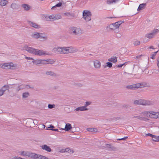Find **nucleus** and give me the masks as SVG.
<instances>
[{"instance_id":"f257e3e1","label":"nucleus","mask_w":159,"mask_h":159,"mask_svg":"<svg viewBox=\"0 0 159 159\" xmlns=\"http://www.w3.org/2000/svg\"><path fill=\"white\" fill-rule=\"evenodd\" d=\"M150 117L152 118H157L159 117V112H155L153 111L151 112L145 111L140 114V116L134 117V118L143 121L148 120L147 117Z\"/></svg>"},{"instance_id":"f03ea898","label":"nucleus","mask_w":159,"mask_h":159,"mask_svg":"<svg viewBox=\"0 0 159 159\" xmlns=\"http://www.w3.org/2000/svg\"><path fill=\"white\" fill-rule=\"evenodd\" d=\"M73 48H60L57 47L54 48L53 51L55 53H58L61 54H67L69 53L74 52Z\"/></svg>"},{"instance_id":"7ed1b4c3","label":"nucleus","mask_w":159,"mask_h":159,"mask_svg":"<svg viewBox=\"0 0 159 159\" xmlns=\"http://www.w3.org/2000/svg\"><path fill=\"white\" fill-rule=\"evenodd\" d=\"M25 49L28 52L36 55H48L47 53L43 50L35 49L27 46H25Z\"/></svg>"},{"instance_id":"20e7f679","label":"nucleus","mask_w":159,"mask_h":159,"mask_svg":"<svg viewBox=\"0 0 159 159\" xmlns=\"http://www.w3.org/2000/svg\"><path fill=\"white\" fill-rule=\"evenodd\" d=\"M21 154L34 159H48L47 157L45 156L36 154L34 153H30V152H26L23 151L21 152Z\"/></svg>"},{"instance_id":"39448f33","label":"nucleus","mask_w":159,"mask_h":159,"mask_svg":"<svg viewBox=\"0 0 159 159\" xmlns=\"http://www.w3.org/2000/svg\"><path fill=\"white\" fill-rule=\"evenodd\" d=\"M147 85V84L144 83L141 84L138 83L128 86L126 87V88L130 89H135L138 88L146 87Z\"/></svg>"},{"instance_id":"423d86ee","label":"nucleus","mask_w":159,"mask_h":159,"mask_svg":"<svg viewBox=\"0 0 159 159\" xmlns=\"http://www.w3.org/2000/svg\"><path fill=\"white\" fill-rule=\"evenodd\" d=\"M16 67L12 63H5L3 64L0 65V67L6 69H13Z\"/></svg>"},{"instance_id":"0eeeda50","label":"nucleus","mask_w":159,"mask_h":159,"mask_svg":"<svg viewBox=\"0 0 159 159\" xmlns=\"http://www.w3.org/2000/svg\"><path fill=\"white\" fill-rule=\"evenodd\" d=\"M83 18L86 21L91 20V14L90 12L88 10H84L83 13Z\"/></svg>"},{"instance_id":"6e6552de","label":"nucleus","mask_w":159,"mask_h":159,"mask_svg":"<svg viewBox=\"0 0 159 159\" xmlns=\"http://www.w3.org/2000/svg\"><path fill=\"white\" fill-rule=\"evenodd\" d=\"M134 103L135 104L142 105H148L151 104V103L150 101L142 99H140L139 100H136L134 102Z\"/></svg>"},{"instance_id":"1a4fd4ad","label":"nucleus","mask_w":159,"mask_h":159,"mask_svg":"<svg viewBox=\"0 0 159 159\" xmlns=\"http://www.w3.org/2000/svg\"><path fill=\"white\" fill-rule=\"evenodd\" d=\"M70 29V32L75 35L80 34L81 33V30L79 28L72 27Z\"/></svg>"},{"instance_id":"9d476101","label":"nucleus","mask_w":159,"mask_h":159,"mask_svg":"<svg viewBox=\"0 0 159 159\" xmlns=\"http://www.w3.org/2000/svg\"><path fill=\"white\" fill-rule=\"evenodd\" d=\"M34 63L37 64H48L49 63H51L50 62H49V61H46L40 59L34 60Z\"/></svg>"},{"instance_id":"9b49d317","label":"nucleus","mask_w":159,"mask_h":159,"mask_svg":"<svg viewBox=\"0 0 159 159\" xmlns=\"http://www.w3.org/2000/svg\"><path fill=\"white\" fill-rule=\"evenodd\" d=\"M33 37L34 38H40L45 39L46 38V35L42 33H37L33 35Z\"/></svg>"},{"instance_id":"f8f14e48","label":"nucleus","mask_w":159,"mask_h":159,"mask_svg":"<svg viewBox=\"0 0 159 159\" xmlns=\"http://www.w3.org/2000/svg\"><path fill=\"white\" fill-rule=\"evenodd\" d=\"M45 19L47 21H54L55 20L54 15L50 16L46 15L45 17Z\"/></svg>"},{"instance_id":"ddd939ff","label":"nucleus","mask_w":159,"mask_h":159,"mask_svg":"<svg viewBox=\"0 0 159 159\" xmlns=\"http://www.w3.org/2000/svg\"><path fill=\"white\" fill-rule=\"evenodd\" d=\"M60 152H68L70 154L73 153L74 151L69 148H67L66 149H61Z\"/></svg>"},{"instance_id":"4468645a","label":"nucleus","mask_w":159,"mask_h":159,"mask_svg":"<svg viewBox=\"0 0 159 159\" xmlns=\"http://www.w3.org/2000/svg\"><path fill=\"white\" fill-rule=\"evenodd\" d=\"M94 66L96 68H100L101 66L100 62L98 60H96L94 61Z\"/></svg>"},{"instance_id":"2eb2a0df","label":"nucleus","mask_w":159,"mask_h":159,"mask_svg":"<svg viewBox=\"0 0 159 159\" xmlns=\"http://www.w3.org/2000/svg\"><path fill=\"white\" fill-rule=\"evenodd\" d=\"M42 148L44 150H45L48 152H50L51 151V149L48 146L44 145L42 146Z\"/></svg>"},{"instance_id":"dca6fc26","label":"nucleus","mask_w":159,"mask_h":159,"mask_svg":"<svg viewBox=\"0 0 159 159\" xmlns=\"http://www.w3.org/2000/svg\"><path fill=\"white\" fill-rule=\"evenodd\" d=\"M146 6V3H142L140 4L137 9V11H139L144 9Z\"/></svg>"},{"instance_id":"f3484780","label":"nucleus","mask_w":159,"mask_h":159,"mask_svg":"<svg viewBox=\"0 0 159 159\" xmlns=\"http://www.w3.org/2000/svg\"><path fill=\"white\" fill-rule=\"evenodd\" d=\"M145 36L146 38L149 39H152L154 37L153 34L151 32L150 33H148L145 34Z\"/></svg>"},{"instance_id":"a211bd4d","label":"nucleus","mask_w":159,"mask_h":159,"mask_svg":"<svg viewBox=\"0 0 159 159\" xmlns=\"http://www.w3.org/2000/svg\"><path fill=\"white\" fill-rule=\"evenodd\" d=\"M108 61L113 63L116 62L117 61V58L116 57H112L108 59Z\"/></svg>"},{"instance_id":"6ab92c4d","label":"nucleus","mask_w":159,"mask_h":159,"mask_svg":"<svg viewBox=\"0 0 159 159\" xmlns=\"http://www.w3.org/2000/svg\"><path fill=\"white\" fill-rule=\"evenodd\" d=\"M72 129V126L70 124L67 123L66 124L65 127V130L66 131H68Z\"/></svg>"},{"instance_id":"aec40b11","label":"nucleus","mask_w":159,"mask_h":159,"mask_svg":"<svg viewBox=\"0 0 159 159\" xmlns=\"http://www.w3.org/2000/svg\"><path fill=\"white\" fill-rule=\"evenodd\" d=\"M76 111L80 110L81 111H84L87 110V109L86 108V106L80 107L77 108L76 109Z\"/></svg>"},{"instance_id":"412c9836","label":"nucleus","mask_w":159,"mask_h":159,"mask_svg":"<svg viewBox=\"0 0 159 159\" xmlns=\"http://www.w3.org/2000/svg\"><path fill=\"white\" fill-rule=\"evenodd\" d=\"M8 1L6 0H1L0 1V4L2 6H5L8 3Z\"/></svg>"},{"instance_id":"4be33fe9","label":"nucleus","mask_w":159,"mask_h":159,"mask_svg":"<svg viewBox=\"0 0 159 159\" xmlns=\"http://www.w3.org/2000/svg\"><path fill=\"white\" fill-rule=\"evenodd\" d=\"M121 23V21H119L117 22H116L115 23L113 24L115 29L118 28L120 26Z\"/></svg>"},{"instance_id":"5701e85b","label":"nucleus","mask_w":159,"mask_h":159,"mask_svg":"<svg viewBox=\"0 0 159 159\" xmlns=\"http://www.w3.org/2000/svg\"><path fill=\"white\" fill-rule=\"evenodd\" d=\"M107 29H109L111 30H115L113 24H110L108 26H107Z\"/></svg>"},{"instance_id":"b1692460","label":"nucleus","mask_w":159,"mask_h":159,"mask_svg":"<svg viewBox=\"0 0 159 159\" xmlns=\"http://www.w3.org/2000/svg\"><path fill=\"white\" fill-rule=\"evenodd\" d=\"M22 7L25 10H28L30 8V7L27 4H24L22 5Z\"/></svg>"},{"instance_id":"393cba45","label":"nucleus","mask_w":159,"mask_h":159,"mask_svg":"<svg viewBox=\"0 0 159 159\" xmlns=\"http://www.w3.org/2000/svg\"><path fill=\"white\" fill-rule=\"evenodd\" d=\"M119 0H107V3L108 4H110L113 2H116Z\"/></svg>"},{"instance_id":"a878e982","label":"nucleus","mask_w":159,"mask_h":159,"mask_svg":"<svg viewBox=\"0 0 159 159\" xmlns=\"http://www.w3.org/2000/svg\"><path fill=\"white\" fill-rule=\"evenodd\" d=\"M30 25L35 28H37L39 27V26L38 25L33 22H31Z\"/></svg>"},{"instance_id":"bb28decb","label":"nucleus","mask_w":159,"mask_h":159,"mask_svg":"<svg viewBox=\"0 0 159 159\" xmlns=\"http://www.w3.org/2000/svg\"><path fill=\"white\" fill-rule=\"evenodd\" d=\"M152 140L155 142H159V136H156L154 135V137H153Z\"/></svg>"},{"instance_id":"cd10ccee","label":"nucleus","mask_w":159,"mask_h":159,"mask_svg":"<svg viewBox=\"0 0 159 159\" xmlns=\"http://www.w3.org/2000/svg\"><path fill=\"white\" fill-rule=\"evenodd\" d=\"M55 20L59 19L61 18V16L59 15L54 14Z\"/></svg>"},{"instance_id":"c85d7f7f","label":"nucleus","mask_w":159,"mask_h":159,"mask_svg":"<svg viewBox=\"0 0 159 159\" xmlns=\"http://www.w3.org/2000/svg\"><path fill=\"white\" fill-rule=\"evenodd\" d=\"M87 130L88 131H91V132H95L97 131V129H96L90 128H88L87 129Z\"/></svg>"},{"instance_id":"c756f323","label":"nucleus","mask_w":159,"mask_h":159,"mask_svg":"<svg viewBox=\"0 0 159 159\" xmlns=\"http://www.w3.org/2000/svg\"><path fill=\"white\" fill-rule=\"evenodd\" d=\"M140 43V42L139 40H135L133 42V44L134 46H136L139 45Z\"/></svg>"},{"instance_id":"7c9ffc66","label":"nucleus","mask_w":159,"mask_h":159,"mask_svg":"<svg viewBox=\"0 0 159 159\" xmlns=\"http://www.w3.org/2000/svg\"><path fill=\"white\" fill-rule=\"evenodd\" d=\"M159 30L158 29H155L153 30L152 33V34H153V35L155 36V35L159 32Z\"/></svg>"},{"instance_id":"2f4dec72","label":"nucleus","mask_w":159,"mask_h":159,"mask_svg":"<svg viewBox=\"0 0 159 159\" xmlns=\"http://www.w3.org/2000/svg\"><path fill=\"white\" fill-rule=\"evenodd\" d=\"M62 5V3L61 2H59L57 4H56L55 6L52 7V9H53L54 8L56 7H61Z\"/></svg>"},{"instance_id":"473e14b6","label":"nucleus","mask_w":159,"mask_h":159,"mask_svg":"<svg viewBox=\"0 0 159 159\" xmlns=\"http://www.w3.org/2000/svg\"><path fill=\"white\" fill-rule=\"evenodd\" d=\"M106 64H107L106 66L108 67L111 68L112 66V64L110 62H107V63Z\"/></svg>"},{"instance_id":"72a5a7b5","label":"nucleus","mask_w":159,"mask_h":159,"mask_svg":"<svg viewBox=\"0 0 159 159\" xmlns=\"http://www.w3.org/2000/svg\"><path fill=\"white\" fill-rule=\"evenodd\" d=\"M29 95V93H25L23 94V97L24 98H26Z\"/></svg>"},{"instance_id":"f704fd0d","label":"nucleus","mask_w":159,"mask_h":159,"mask_svg":"<svg viewBox=\"0 0 159 159\" xmlns=\"http://www.w3.org/2000/svg\"><path fill=\"white\" fill-rule=\"evenodd\" d=\"M158 51H157L156 52H154L152 54V56L151 57V58L152 59H154V57L156 55V53Z\"/></svg>"},{"instance_id":"c9c22d12","label":"nucleus","mask_w":159,"mask_h":159,"mask_svg":"<svg viewBox=\"0 0 159 159\" xmlns=\"http://www.w3.org/2000/svg\"><path fill=\"white\" fill-rule=\"evenodd\" d=\"M146 136H151V137H152V138H153V137H154V135H153V134H150V133H148V134H146Z\"/></svg>"},{"instance_id":"e433bc0d","label":"nucleus","mask_w":159,"mask_h":159,"mask_svg":"<svg viewBox=\"0 0 159 159\" xmlns=\"http://www.w3.org/2000/svg\"><path fill=\"white\" fill-rule=\"evenodd\" d=\"M127 62H125L123 64L119 65H118L117 67H121L124 65L126 64V63Z\"/></svg>"},{"instance_id":"4c0bfd02","label":"nucleus","mask_w":159,"mask_h":159,"mask_svg":"<svg viewBox=\"0 0 159 159\" xmlns=\"http://www.w3.org/2000/svg\"><path fill=\"white\" fill-rule=\"evenodd\" d=\"M127 138H128V137H124L122 138L119 139H118V140H125Z\"/></svg>"},{"instance_id":"58836bf2","label":"nucleus","mask_w":159,"mask_h":159,"mask_svg":"<svg viewBox=\"0 0 159 159\" xmlns=\"http://www.w3.org/2000/svg\"><path fill=\"white\" fill-rule=\"evenodd\" d=\"M53 105L49 104L48 105V107L49 108H52L53 107Z\"/></svg>"},{"instance_id":"ea45409f","label":"nucleus","mask_w":159,"mask_h":159,"mask_svg":"<svg viewBox=\"0 0 159 159\" xmlns=\"http://www.w3.org/2000/svg\"><path fill=\"white\" fill-rule=\"evenodd\" d=\"M4 91L0 90V96H2L3 93Z\"/></svg>"},{"instance_id":"a19ab883","label":"nucleus","mask_w":159,"mask_h":159,"mask_svg":"<svg viewBox=\"0 0 159 159\" xmlns=\"http://www.w3.org/2000/svg\"><path fill=\"white\" fill-rule=\"evenodd\" d=\"M25 58L27 59L28 60H33L32 58L25 57Z\"/></svg>"},{"instance_id":"79ce46f5","label":"nucleus","mask_w":159,"mask_h":159,"mask_svg":"<svg viewBox=\"0 0 159 159\" xmlns=\"http://www.w3.org/2000/svg\"><path fill=\"white\" fill-rule=\"evenodd\" d=\"M46 74L48 75H52V73L51 72H48L46 73Z\"/></svg>"},{"instance_id":"37998d69","label":"nucleus","mask_w":159,"mask_h":159,"mask_svg":"<svg viewBox=\"0 0 159 159\" xmlns=\"http://www.w3.org/2000/svg\"><path fill=\"white\" fill-rule=\"evenodd\" d=\"M90 103H91L90 102H86V106H86V107L87 106L89 105L90 104Z\"/></svg>"},{"instance_id":"c03bdc74","label":"nucleus","mask_w":159,"mask_h":159,"mask_svg":"<svg viewBox=\"0 0 159 159\" xmlns=\"http://www.w3.org/2000/svg\"><path fill=\"white\" fill-rule=\"evenodd\" d=\"M50 129L52 130H53V128H54V127L53 126L50 125L49 127Z\"/></svg>"},{"instance_id":"a18cd8bd","label":"nucleus","mask_w":159,"mask_h":159,"mask_svg":"<svg viewBox=\"0 0 159 159\" xmlns=\"http://www.w3.org/2000/svg\"><path fill=\"white\" fill-rule=\"evenodd\" d=\"M142 56V55H140L137 56L135 57V58H136V59L139 58L140 57H141Z\"/></svg>"},{"instance_id":"49530a36","label":"nucleus","mask_w":159,"mask_h":159,"mask_svg":"<svg viewBox=\"0 0 159 159\" xmlns=\"http://www.w3.org/2000/svg\"><path fill=\"white\" fill-rule=\"evenodd\" d=\"M157 66L159 68V57L157 59Z\"/></svg>"},{"instance_id":"de8ad7c7","label":"nucleus","mask_w":159,"mask_h":159,"mask_svg":"<svg viewBox=\"0 0 159 159\" xmlns=\"http://www.w3.org/2000/svg\"><path fill=\"white\" fill-rule=\"evenodd\" d=\"M149 48L150 49H154L153 47L152 46H151Z\"/></svg>"},{"instance_id":"09e8293b","label":"nucleus","mask_w":159,"mask_h":159,"mask_svg":"<svg viewBox=\"0 0 159 159\" xmlns=\"http://www.w3.org/2000/svg\"><path fill=\"white\" fill-rule=\"evenodd\" d=\"M53 130H54L55 131H57L58 130V129H53Z\"/></svg>"},{"instance_id":"8fccbe9b","label":"nucleus","mask_w":159,"mask_h":159,"mask_svg":"<svg viewBox=\"0 0 159 159\" xmlns=\"http://www.w3.org/2000/svg\"><path fill=\"white\" fill-rule=\"evenodd\" d=\"M110 18H112V17H110Z\"/></svg>"},{"instance_id":"3c124183","label":"nucleus","mask_w":159,"mask_h":159,"mask_svg":"<svg viewBox=\"0 0 159 159\" xmlns=\"http://www.w3.org/2000/svg\"><path fill=\"white\" fill-rule=\"evenodd\" d=\"M158 46H159V43L158 44Z\"/></svg>"}]
</instances>
